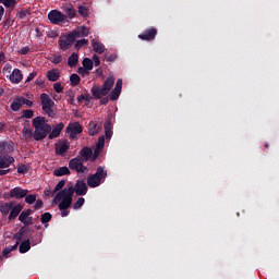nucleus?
Listing matches in <instances>:
<instances>
[{
  "label": "nucleus",
  "instance_id": "obj_1",
  "mask_svg": "<svg viewBox=\"0 0 279 279\" xmlns=\"http://www.w3.org/2000/svg\"><path fill=\"white\" fill-rule=\"evenodd\" d=\"M33 128H34V140L43 141V138H47L49 132H51L52 128L47 122L44 117H36L33 119Z\"/></svg>",
  "mask_w": 279,
  "mask_h": 279
},
{
  "label": "nucleus",
  "instance_id": "obj_2",
  "mask_svg": "<svg viewBox=\"0 0 279 279\" xmlns=\"http://www.w3.org/2000/svg\"><path fill=\"white\" fill-rule=\"evenodd\" d=\"M53 204H59V210L71 208V204H73V185L59 191L53 198Z\"/></svg>",
  "mask_w": 279,
  "mask_h": 279
},
{
  "label": "nucleus",
  "instance_id": "obj_3",
  "mask_svg": "<svg viewBox=\"0 0 279 279\" xmlns=\"http://www.w3.org/2000/svg\"><path fill=\"white\" fill-rule=\"evenodd\" d=\"M114 76H109L105 83L102 84L101 87L99 86H94L92 88V95L96 98V99H101V97H106V95H108V93H110V90H112V86H114Z\"/></svg>",
  "mask_w": 279,
  "mask_h": 279
},
{
  "label": "nucleus",
  "instance_id": "obj_4",
  "mask_svg": "<svg viewBox=\"0 0 279 279\" xmlns=\"http://www.w3.org/2000/svg\"><path fill=\"white\" fill-rule=\"evenodd\" d=\"M107 177L108 172H106L102 167H98L96 173L87 179V184L90 189H97Z\"/></svg>",
  "mask_w": 279,
  "mask_h": 279
},
{
  "label": "nucleus",
  "instance_id": "obj_5",
  "mask_svg": "<svg viewBox=\"0 0 279 279\" xmlns=\"http://www.w3.org/2000/svg\"><path fill=\"white\" fill-rule=\"evenodd\" d=\"M40 99H41V105H43L44 112H46V114H48V117H53V114H56L53 112V106H56L53 100H51L49 95H47L46 93L40 95Z\"/></svg>",
  "mask_w": 279,
  "mask_h": 279
},
{
  "label": "nucleus",
  "instance_id": "obj_6",
  "mask_svg": "<svg viewBox=\"0 0 279 279\" xmlns=\"http://www.w3.org/2000/svg\"><path fill=\"white\" fill-rule=\"evenodd\" d=\"M48 19L53 25H60V23L66 21V15L58 10H52L48 13Z\"/></svg>",
  "mask_w": 279,
  "mask_h": 279
},
{
  "label": "nucleus",
  "instance_id": "obj_7",
  "mask_svg": "<svg viewBox=\"0 0 279 279\" xmlns=\"http://www.w3.org/2000/svg\"><path fill=\"white\" fill-rule=\"evenodd\" d=\"M27 193H28L27 190H23L22 187H14L7 194V197L23 199V197H27Z\"/></svg>",
  "mask_w": 279,
  "mask_h": 279
},
{
  "label": "nucleus",
  "instance_id": "obj_8",
  "mask_svg": "<svg viewBox=\"0 0 279 279\" xmlns=\"http://www.w3.org/2000/svg\"><path fill=\"white\" fill-rule=\"evenodd\" d=\"M70 138H75L77 134H82V125L77 122L71 123L66 128Z\"/></svg>",
  "mask_w": 279,
  "mask_h": 279
},
{
  "label": "nucleus",
  "instance_id": "obj_9",
  "mask_svg": "<svg viewBox=\"0 0 279 279\" xmlns=\"http://www.w3.org/2000/svg\"><path fill=\"white\" fill-rule=\"evenodd\" d=\"M69 141L61 140L56 144V154H58V156H64V154L69 151Z\"/></svg>",
  "mask_w": 279,
  "mask_h": 279
},
{
  "label": "nucleus",
  "instance_id": "obj_10",
  "mask_svg": "<svg viewBox=\"0 0 279 279\" xmlns=\"http://www.w3.org/2000/svg\"><path fill=\"white\" fill-rule=\"evenodd\" d=\"M73 43H75L74 37L71 36V33L59 40V46L63 51H66V49H71Z\"/></svg>",
  "mask_w": 279,
  "mask_h": 279
},
{
  "label": "nucleus",
  "instance_id": "obj_11",
  "mask_svg": "<svg viewBox=\"0 0 279 279\" xmlns=\"http://www.w3.org/2000/svg\"><path fill=\"white\" fill-rule=\"evenodd\" d=\"M75 193L76 195H86V193H88V186H86V182L77 181L73 186V195Z\"/></svg>",
  "mask_w": 279,
  "mask_h": 279
},
{
  "label": "nucleus",
  "instance_id": "obj_12",
  "mask_svg": "<svg viewBox=\"0 0 279 279\" xmlns=\"http://www.w3.org/2000/svg\"><path fill=\"white\" fill-rule=\"evenodd\" d=\"M70 34L75 40L76 38H84V36H88V34H90V31L86 26H78Z\"/></svg>",
  "mask_w": 279,
  "mask_h": 279
},
{
  "label": "nucleus",
  "instance_id": "obj_13",
  "mask_svg": "<svg viewBox=\"0 0 279 279\" xmlns=\"http://www.w3.org/2000/svg\"><path fill=\"white\" fill-rule=\"evenodd\" d=\"M69 167L70 169L77 171V173H84V171H86V167L82 163V159L78 158L70 160Z\"/></svg>",
  "mask_w": 279,
  "mask_h": 279
},
{
  "label": "nucleus",
  "instance_id": "obj_14",
  "mask_svg": "<svg viewBox=\"0 0 279 279\" xmlns=\"http://www.w3.org/2000/svg\"><path fill=\"white\" fill-rule=\"evenodd\" d=\"M12 84H21L23 82V73L19 69H14L9 76Z\"/></svg>",
  "mask_w": 279,
  "mask_h": 279
},
{
  "label": "nucleus",
  "instance_id": "obj_15",
  "mask_svg": "<svg viewBox=\"0 0 279 279\" xmlns=\"http://www.w3.org/2000/svg\"><path fill=\"white\" fill-rule=\"evenodd\" d=\"M62 130H64V123L60 122L59 124H57L52 128V131L48 137L50 140L58 138V136H60Z\"/></svg>",
  "mask_w": 279,
  "mask_h": 279
},
{
  "label": "nucleus",
  "instance_id": "obj_16",
  "mask_svg": "<svg viewBox=\"0 0 279 279\" xmlns=\"http://www.w3.org/2000/svg\"><path fill=\"white\" fill-rule=\"evenodd\" d=\"M156 34H158L156 28H150L146 33L138 35V38H141V40H154L156 38Z\"/></svg>",
  "mask_w": 279,
  "mask_h": 279
},
{
  "label": "nucleus",
  "instance_id": "obj_17",
  "mask_svg": "<svg viewBox=\"0 0 279 279\" xmlns=\"http://www.w3.org/2000/svg\"><path fill=\"white\" fill-rule=\"evenodd\" d=\"M29 215H32V210L27 209L25 211H22L19 220L24 223L25 226H31L32 223V218H29Z\"/></svg>",
  "mask_w": 279,
  "mask_h": 279
},
{
  "label": "nucleus",
  "instance_id": "obj_18",
  "mask_svg": "<svg viewBox=\"0 0 279 279\" xmlns=\"http://www.w3.org/2000/svg\"><path fill=\"white\" fill-rule=\"evenodd\" d=\"M25 106V98L23 97H19L15 100H13V102L11 104V109L14 112H17V110H21V108Z\"/></svg>",
  "mask_w": 279,
  "mask_h": 279
},
{
  "label": "nucleus",
  "instance_id": "obj_19",
  "mask_svg": "<svg viewBox=\"0 0 279 279\" xmlns=\"http://www.w3.org/2000/svg\"><path fill=\"white\" fill-rule=\"evenodd\" d=\"M21 210H23V205L19 204L15 206H11V213L9 215V219H16V217H19V215L21 214Z\"/></svg>",
  "mask_w": 279,
  "mask_h": 279
},
{
  "label": "nucleus",
  "instance_id": "obj_20",
  "mask_svg": "<svg viewBox=\"0 0 279 279\" xmlns=\"http://www.w3.org/2000/svg\"><path fill=\"white\" fill-rule=\"evenodd\" d=\"M12 162H14L13 157H0V171L1 169H8Z\"/></svg>",
  "mask_w": 279,
  "mask_h": 279
},
{
  "label": "nucleus",
  "instance_id": "obj_21",
  "mask_svg": "<svg viewBox=\"0 0 279 279\" xmlns=\"http://www.w3.org/2000/svg\"><path fill=\"white\" fill-rule=\"evenodd\" d=\"M92 47L96 53H104V51H106V46L95 39L92 40Z\"/></svg>",
  "mask_w": 279,
  "mask_h": 279
},
{
  "label": "nucleus",
  "instance_id": "obj_22",
  "mask_svg": "<svg viewBox=\"0 0 279 279\" xmlns=\"http://www.w3.org/2000/svg\"><path fill=\"white\" fill-rule=\"evenodd\" d=\"M10 210H12V203L0 202V213L3 215V217L10 215Z\"/></svg>",
  "mask_w": 279,
  "mask_h": 279
},
{
  "label": "nucleus",
  "instance_id": "obj_23",
  "mask_svg": "<svg viewBox=\"0 0 279 279\" xmlns=\"http://www.w3.org/2000/svg\"><path fill=\"white\" fill-rule=\"evenodd\" d=\"M106 144V138L104 136H100L98 140V143L96 144V148L94 150V158H97L99 156V153L101 149H104V145Z\"/></svg>",
  "mask_w": 279,
  "mask_h": 279
},
{
  "label": "nucleus",
  "instance_id": "obj_24",
  "mask_svg": "<svg viewBox=\"0 0 279 279\" xmlns=\"http://www.w3.org/2000/svg\"><path fill=\"white\" fill-rule=\"evenodd\" d=\"M47 77H48L49 82H58V80H60V71L50 70L47 72Z\"/></svg>",
  "mask_w": 279,
  "mask_h": 279
},
{
  "label": "nucleus",
  "instance_id": "obj_25",
  "mask_svg": "<svg viewBox=\"0 0 279 279\" xmlns=\"http://www.w3.org/2000/svg\"><path fill=\"white\" fill-rule=\"evenodd\" d=\"M89 128V135L95 136V134H99V130H101V125H98L97 122L93 121L88 125Z\"/></svg>",
  "mask_w": 279,
  "mask_h": 279
},
{
  "label": "nucleus",
  "instance_id": "obj_26",
  "mask_svg": "<svg viewBox=\"0 0 279 279\" xmlns=\"http://www.w3.org/2000/svg\"><path fill=\"white\" fill-rule=\"evenodd\" d=\"M69 173H71V171L66 167H61V168L54 169L53 171V175H56L57 178H62V175H69Z\"/></svg>",
  "mask_w": 279,
  "mask_h": 279
},
{
  "label": "nucleus",
  "instance_id": "obj_27",
  "mask_svg": "<svg viewBox=\"0 0 279 279\" xmlns=\"http://www.w3.org/2000/svg\"><path fill=\"white\" fill-rule=\"evenodd\" d=\"M80 155H81V160H90V156H93V150L89 149V148H83L81 151H80Z\"/></svg>",
  "mask_w": 279,
  "mask_h": 279
},
{
  "label": "nucleus",
  "instance_id": "obj_28",
  "mask_svg": "<svg viewBox=\"0 0 279 279\" xmlns=\"http://www.w3.org/2000/svg\"><path fill=\"white\" fill-rule=\"evenodd\" d=\"M22 134L26 141H32V138H34V131L32 129H29L28 126L23 128Z\"/></svg>",
  "mask_w": 279,
  "mask_h": 279
},
{
  "label": "nucleus",
  "instance_id": "obj_29",
  "mask_svg": "<svg viewBox=\"0 0 279 279\" xmlns=\"http://www.w3.org/2000/svg\"><path fill=\"white\" fill-rule=\"evenodd\" d=\"M77 62H80V57L77 56V53H72L69 59H68V65L73 68V66H77Z\"/></svg>",
  "mask_w": 279,
  "mask_h": 279
},
{
  "label": "nucleus",
  "instance_id": "obj_30",
  "mask_svg": "<svg viewBox=\"0 0 279 279\" xmlns=\"http://www.w3.org/2000/svg\"><path fill=\"white\" fill-rule=\"evenodd\" d=\"M29 250H32V245L29 243V240H26V241L21 243V245H20V253L21 254H25L26 252H29Z\"/></svg>",
  "mask_w": 279,
  "mask_h": 279
},
{
  "label": "nucleus",
  "instance_id": "obj_31",
  "mask_svg": "<svg viewBox=\"0 0 279 279\" xmlns=\"http://www.w3.org/2000/svg\"><path fill=\"white\" fill-rule=\"evenodd\" d=\"M63 9L65 10L69 19H75V9L71 4H64Z\"/></svg>",
  "mask_w": 279,
  "mask_h": 279
},
{
  "label": "nucleus",
  "instance_id": "obj_32",
  "mask_svg": "<svg viewBox=\"0 0 279 279\" xmlns=\"http://www.w3.org/2000/svg\"><path fill=\"white\" fill-rule=\"evenodd\" d=\"M119 95H121V89L114 87L109 95V99H111V101H117V99H119Z\"/></svg>",
  "mask_w": 279,
  "mask_h": 279
},
{
  "label": "nucleus",
  "instance_id": "obj_33",
  "mask_svg": "<svg viewBox=\"0 0 279 279\" xmlns=\"http://www.w3.org/2000/svg\"><path fill=\"white\" fill-rule=\"evenodd\" d=\"M83 68L87 71H93V60H90L89 58H85L83 60Z\"/></svg>",
  "mask_w": 279,
  "mask_h": 279
},
{
  "label": "nucleus",
  "instance_id": "obj_34",
  "mask_svg": "<svg viewBox=\"0 0 279 279\" xmlns=\"http://www.w3.org/2000/svg\"><path fill=\"white\" fill-rule=\"evenodd\" d=\"M16 247H19V242H16L14 245L8 246L7 248L3 250V256H5V258H8V255L10 254V252H14V250H16Z\"/></svg>",
  "mask_w": 279,
  "mask_h": 279
},
{
  "label": "nucleus",
  "instance_id": "obj_35",
  "mask_svg": "<svg viewBox=\"0 0 279 279\" xmlns=\"http://www.w3.org/2000/svg\"><path fill=\"white\" fill-rule=\"evenodd\" d=\"M70 82H71L72 86H77V84H80V82H81L80 75L72 74L70 76Z\"/></svg>",
  "mask_w": 279,
  "mask_h": 279
},
{
  "label": "nucleus",
  "instance_id": "obj_36",
  "mask_svg": "<svg viewBox=\"0 0 279 279\" xmlns=\"http://www.w3.org/2000/svg\"><path fill=\"white\" fill-rule=\"evenodd\" d=\"M84 202H85L84 197H80L73 205L74 210H80V208L84 206Z\"/></svg>",
  "mask_w": 279,
  "mask_h": 279
},
{
  "label": "nucleus",
  "instance_id": "obj_37",
  "mask_svg": "<svg viewBox=\"0 0 279 279\" xmlns=\"http://www.w3.org/2000/svg\"><path fill=\"white\" fill-rule=\"evenodd\" d=\"M49 221H51V214L45 213L41 216V223H49Z\"/></svg>",
  "mask_w": 279,
  "mask_h": 279
},
{
  "label": "nucleus",
  "instance_id": "obj_38",
  "mask_svg": "<svg viewBox=\"0 0 279 279\" xmlns=\"http://www.w3.org/2000/svg\"><path fill=\"white\" fill-rule=\"evenodd\" d=\"M105 133H106L107 138L112 137V131L110 130V123L109 122H107L105 124Z\"/></svg>",
  "mask_w": 279,
  "mask_h": 279
},
{
  "label": "nucleus",
  "instance_id": "obj_39",
  "mask_svg": "<svg viewBox=\"0 0 279 279\" xmlns=\"http://www.w3.org/2000/svg\"><path fill=\"white\" fill-rule=\"evenodd\" d=\"M25 202H26V204H34V202H36V195H34V194L27 195L26 194Z\"/></svg>",
  "mask_w": 279,
  "mask_h": 279
},
{
  "label": "nucleus",
  "instance_id": "obj_40",
  "mask_svg": "<svg viewBox=\"0 0 279 279\" xmlns=\"http://www.w3.org/2000/svg\"><path fill=\"white\" fill-rule=\"evenodd\" d=\"M23 117H24V119H32L34 117V111L31 109L24 110Z\"/></svg>",
  "mask_w": 279,
  "mask_h": 279
},
{
  "label": "nucleus",
  "instance_id": "obj_41",
  "mask_svg": "<svg viewBox=\"0 0 279 279\" xmlns=\"http://www.w3.org/2000/svg\"><path fill=\"white\" fill-rule=\"evenodd\" d=\"M53 88H54L56 93H63V90H64L62 83H54Z\"/></svg>",
  "mask_w": 279,
  "mask_h": 279
},
{
  "label": "nucleus",
  "instance_id": "obj_42",
  "mask_svg": "<svg viewBox=\"0 0 279 279\" xmlns=\"http://www.w3.org/2000/svg\"><path fill=\"white\" fill-rule=\"evenodd\" d=\"M0 3H3L7 8H13L16 2L14 0H2Z\"/></svg>",
  "mask_w": 279,
  "mask_h": 279
},
{
  "label": "nucleus",
  "instance_id": "obj_43",
  "mask_svg": "<svg viewBox=\"0 0 279 279\" xmlns=\"http://www.w3.org/2000/svg\"><path fill=\"white\" fill-rule=\"evenodd\" d=\"M78 14L81 16H88V9L86 7H78Z\"/></svg>",
  "mask_w": 279,
  "mask_h": 279
},
{
  "label": "nucleus",
  "instance_id": "obj_44",
  "mask_svg": "<svg viewBox=\"0 0 279 279\" xmlns=\"http://www.w3.org/2000/svg\"><path fill=\"white\" fill-rule=\"evenodd\" d=\"M8 143L5 142H0V154H5V151H8Z\"/></svg>",
  "mask_w": 279,
  "mask_h": 279
},
{
  "label": "nucleus",
  "instance_id": "obj_45",
  "mask_svg": "<svg viewBox=\"0 0 279 279\" xmlns=\"http://www.w3.org/2000/svg\"><path fill=\"white\" fill-rule=\"evenodd\" d=\"M77 73L84 77L90 73V70H87L86 68H78Z\"/></svg>",
  "mask_w": 279,
  "mask_h": 279
},
{
  "label": "nucleus",
  "instance_id": "obj_46",
  "mask_svg": "<svg viewBox=\"0 0 279 279\" xmlns=\"http://www.w3.org/2000/svg\"><path fill=\"white\" fill-rule=\"evenodd\" d=\"M92 62H93L94 66H99V64H101V61L99 60L97 54L93 56V61Z\"/></svg>",
  "mask_w": 279,
  "mask_h": 279
},
{
  "label": "nucleus",
  "instance_id": "obj_47",
  "mask_svg": "<svg viewBox=\"0 0 279 279\" xmlns=\"http://www.w3.org/2000/svg\"><path fill=\"white\" fill-rule=\"evenodd\" d=\"M17 173H27V166L25 165L19 166Z\"/></svg>",
  "mask_w": 279,
  "mask_h": 279
},
{
  "label": "nucleus",
  "instance_id": "obj_48",
  "mask_svg": "<svg viewBox=\"0 0 279 279\" xmlns=\"http://www.w3.org/2000/svg\"><path fill=\"white\" fill-rule=\"evenodd\" d=\"M51 62L53 64H60L62 62V57L58 56V57H52Z\"/></svg>",
  "mask_w": 279,
  "mask_h": 279
},
{
  "label": "nucleus",
  "instance_id": "obj_49",
  "mask_svg": "<svg viewBox=\"0 0 279 279\" xmlns=\"http://www.w3.org/2000/svg\"><path fill=\"white\" fill-rule=\"evenodd\" d=\"M76 47H82L84 45H88V39H81L76 41Z\"/></svg>",
  "mask_w": 279,
  "mask_h": 279
},
{
  "label": "nucleus",
  "instance_id": "obj_50",
  "mask_svg": "<svg viewBox=\"0 0 279 279\" xmlns=\"http://www.w3.org/2000/svg\"><path fill=\"white\" fill-rule=\"evenodd\" d=\"M64 184H65L64 181H60V182L56 185L54 192L60 191V189H64Z\"/></svg>",
  "mask_w": 279,
  "mask_h": 279
},
{
  "label": "nucleus",
  "instance_id": "obj_51",
  "mask_svg": "<svg viewBox=\"0 0 279 279\" xmlns=\"http://www.w3.org/2000/svg\"><path fill=\"white\" fill-rule=\"evenodd\" d=\"M19 53H21L22 56L29 53V47L26 46V47L20 49Z\"/></svg>",
  "mask_w": 279,
  "mask_h": 279
},
{
  "label": "nucleus",
  "instance_id": "obj_52",
  "mask_svg": "<svg viewBox=\"0 0 279 279\" xmlns=\"http://www.w3.org/2000/svg\"><path fill=\"white\" fill-rule=\"evenodd\" d=\"M36 75H38L37 72H32V73L27 76L26 82H32V80H34V77H36Z\"/></svg>",
  "mask_w": 279,
  "mask_h": 279
},
{
  "label": "nucleus",
  "instance_id": "obj_53",
  "mask_svg": "<svg viewBox=\"0 0 279 279\" xmlns=\"http://www.w3.org/2000/svg\"><path fill=\"white\" fill-rule=\"evenodd\" d=\"M116 88L120 89L123 88V80L119 78L116 83Z\"/></svg>",
  "mask_w": 279,
  "mask_h": 279
},
{
  "label": "nucleus",
  "instance_id": "obj_54",
  "mask_svg": "<svg viewBox=\"0 0 279 279\" xmlns=\"http://www.w3.org/2000/svg\"><path fill=\"white\" fill-rule=\"evenodd\" d=\"M40 208H43V201L37 199V201H36V204H35V210H38V209H40Z\"/></svg>",
  "mask_w": 279,
  "mask_h": 279
},
{
  "label": "nucleus",
  "instance_id": "obj_55",
  "mask_svg": "<svg viewBox=\"0 0 279 279\" xmlns=\"http://www.w3.org/2000/svg\"><path fill=\"white\" fill-rule=\"evenodd\" d=\"M11 71H12V65H10V64H7V65L3 68V73H4V75H5L7 73H11Z\"/></svg>",
  "mask_w": 279,
  "mask_h": 279
},
{
  "label": "nucleus",
  "instance_id": "obj_56",
  "mask_svg": "<svg viewBox=\"0 0 279 279\" xmlns=\"http://www.w3.org/2000/svg\"><path fill=\"white\" fill-rule=\"evenodd\" d=\"M48 37L49 38H58V33L50 31V32H48Z\"/></svg>",
  "mask_w": 279,
  "mask_h": 279
},
{
  "label": "nucleus",
  "instance_id": "obj_57",
  "mask_svg": "<svg viewBox=\"0 0 279 279\" xmlns=\"http://www.w3.org/2000/svg\"><path fill=\"white\" fill-rule=\"evenodd\" d=\"M69 208H65V209H60L61 210V217H69Z\"/></svg>",
  "mask_w": 279,
  "mask_h": 279
},
{
  "label": "nucleus",
  "instance_id": "obj_58",
  "mask_svg": "<svg viewBox=\"0 0 279 279\" xmlns=\"http://www.w3.org/2000/svg\"><path fill=\"white\" fill-rule=\"evenodd\" d=\"M17 16H19L20 19H25V17L27 16V12H26V11H20V12L17 13Z\"/></svg>",
  "mask_w": 279,
  "mask_h": 279
},
{
  "label": "nucleus",
  "instance_id": "obj_59",
  "mask_svg": "<svg viewBox=\"0 0 279 279\" xmlns=\"http://www.w3.org/2000/svg\"><path fill=\"white\" fill-rule=\"evenodd\" d=\"M24 105L27 106L28 108H32V106H34V102L24 98Z\"/></svg>",
  "mask_w": 279,
  "mask_h": 279
},
{
  "label": "nucleus",
  "instance_id": "obj_60",
  "mask_svg": "<svg viewBox=\"0 0 279 279\" xmlns=\"http://www.w3.org/2000/svg\"><path fill=\"white\" fill-rule=\"evenodd\" d=\"M3 14H5V9H3V7L0 5V21L1 19H3Z\"/></svg>",
  "mask_w": 279,
  "mask_h": 279
},
{
  "label": "nucleus",
  "instance_id": "obj_61",
  "mask_svg": "<svg viewBox=\"0 0 279 279\" xmlns=\"http://www.w3.org/2000/svg\"><path fill=\"white\" fill-rule=\"evenodd\" d=\"M0 62H5V53L0 52Z\"/></svg>",
  "mask_w": 279,
  "mask_h": 279
},
{
  "label": "nucleus",
  "instance_id": "obj_62",
  "mask_svg": "<svg viewBox=\"0 0 279 279\" xmlns=\"http://www.w3.org/2000/svg\"><path fill=\"white\" fill-rule=\"evenodd\" d=\"M96 73H97V75L101 76V75H104V70H101V68H98L96 70Z\"/></svg>",
  "mask_w": 279,
  "mask_h": 279
},
{
  "label": "nucleus",
  "instance_id": "obj_63",
  "mask_svg": "<svg viewBox=\"0 0 279 279\" xmlns=\"http://www.w3.org/2000/svg\"><path fill=\"white\" fill-rule=\"evenodd\" d=\"M5 130V123L0 122V132H3Z\"/></svg>",
  "mask_w": 279,
  "mask_h": 279
},
{
  "label": "nucleus",
  "instance_id": "obj_64",
  "mask_svg": "<svg viewBox=\"0 0 279 279\" xmlns=\"http://www.w3.org/2000/svg\"><path fill=\"white\" fill-rule=\"evenodd\" d=\"M9 172H10V170H0V175H5Z\"/></svg>",
  "mask_w": 279,
  "mask_h": 279
}]
</instances>
